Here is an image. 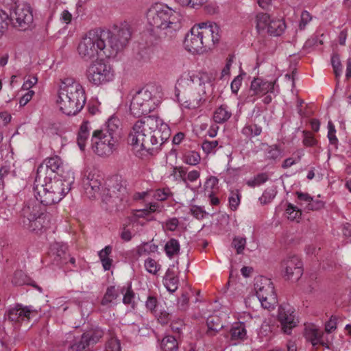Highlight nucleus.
Returning <instances> with one entry per match:
<instances>
[{"instance_id":"15","label":"nucleus","mask_w":351,"mask_h":351,"mask_svg":"<svg viewBox=\"0 0 351 351\" xmlns=\"http://www.w3.org/2000/svg\"><path fill=\"white\" fill-rule=\"evenodd\" d=\"M302 263L298 256H289L281 263L282 271L287 280L297 281L303 274Z\"/></svg>"},{"instance_id":"19","label":"nucleus","mask_w":351,"mask_h":351,"mask_svg":"<svg viewBox=\"0 0 351 351\" xmlns=\"http://www.w3.org/2000/svg\"><path fill=\"white\" fill-rule=\"evenodd\" d=\"M35 198L37 199L45 206L52 205L58 203L61 199L60 195H56L49 186H44V182L42 180L40 182L34 181Z\"/></svg>"},{"instance_id":"4","label":"nucleus","mask_w":351,"mask_h":351,"mask_svg":"<svg viewBox=\"0 0 351 351\" xmlns=\"http://www.w3.org/2000/svg\"><path fill=\"white\" fill-rule=\"evenodd\" d=\"M108 35L102 33L101 29L90 30L82 38L78 45L77 51L80 57L86 60L102 58L104 56L108 58L106 53L105 38Z\"/></svg>"},{"instance_id":"60","label":"nucleus","mask_w":351,"mask_h":351,"mask_svg":"<svg viewBox=\"0 0 351 351\" xmlns=\"http://www.w3.org/2000/svg\"><path fill=\"white\" fill-rule=\"evenodd\" d=\"M228 200L230 208H231V210H237L238 206L240 204V197L239 193H232L231 195L229 197Z\"/></svg>"},{"instance_id":"44","label":"nucleus","mask_w":351,"mask_h":351,"mask_svg":"<svg viewBox=\"0 0 351 351\" xmlns=\"http://www.w3.org/2000/svg\"><path fill=\"white\" fill-rule=\"evenodd\" d=\"M104 189H111V191L109 192L108 197H110V194H112L113 195H120V197L123 198L126 193L125 187L118 182V181L112 186H110V188H105Z\"/></svg>"},{"instance_id":"38","label":"nucleus","mask_w":351,"mask_h":351,"mask_svg":"<svg viewBox=\"0 0 351 351\" xmlns=\"http://www.w3.org/2000/svg\"><path fill=\"white\" fill-rule=\"evenodd\" d=\"M118 297V293L114 286L108 287L101 300V304L105 306H110L111 302Z\"/></svg>"},{"instance_id":"34","label":"nucleus","mask_w":351,"mask_h":351,"mask_svg":"<svg viewBox=\"0 0 351 351\" xmlns=\"http://www.w3.org/2000/svg\"><path fill=\"white\" fill-rule=\"evenodd\" d=\"M231 340L243 341L246 339L247 331L243 323H237L232 326L230 331Z\"/></svg>"},{"instance_id":"6","label":"nucleus","mask_w":351,"mask_h":351,"mask_svg":"<svg viewBox=\"0 0 351 351\" xmlns=\"http://www.w3.org/2000/svg\"><path fill=\"white\" fill-rule=\"evenodd\" d=\"M148 23L154 29H167L169 32L178 29L180 23L176 21L173 11L168 7L156 5L147 13Z\"/></svg>"},{"instance_id":"23","label":"nucleus","mask_w":351,"mask_h":351,"mask_svg":"<svg viewBox=\"0 0 351 351\" xmlns=\"http://www.w3.org/2000/svg\"><path fill=\"white\" fill-rule=\"evenodd\" d=\"M103 179L100 176L95 173H88L83 178L82 184L86 196L91 199L99 193Z\"/></svg>"},{"instance_id":"21","label":"nucleus","mask_w":351,"mask_h":351,"mask_svg":"<svg viewBox=\"0 0 351 351\" xmlns=\"http://www.w3.org/2000/svg\"><path fill=\"white\" fill-rule=\"evenodd\" d=\"M31 306H23L22 304H17L14 307L10 308L5 314V317L13 322H21L25 319H29L30 314L35 313Z\"/></svg>"},{"instance_id":"26","label":"nucleus","mask_w":351,"mask_h":351,"mask_svg":"<svg viewBox=\"0 0 351 351\" xmlns=\"http://www.w3.org/2000/svg\"><path fill=\"white\" fill-rule=\"evenodd\" d=\"M49 222V216L46 213L36 218L31 219L28 221H23L24 225L26 226L30 231L36 233L47 228Z\"/></svg>"},{"instance_id":"20","label":"nucleus","mask_w":351,"mask_h":351,"mask_svg":"<svg viewBox=\"0 0 351 351\" xmlns=\"http://www.w3.org/2000/svg\"><path fill=\"white\" fill-rule=\"evenodd\" d=\"M198 25H194L188 33L184 41L185 49L193 53L206 51Z\"/></svg>"},{"instance_id":"50","label":"nucleus","mask_w":351,"mask_h":351,"mask_svg":"<svg viewBox=\"0 0 351 351\" xmlns=\"http://www.w3.org/2000/svg\"><path fill=\"white\" fill-rule=\"evenodd\" d=\"M189 296L188 292H183L180 298L178 299V308L181 311H186L189 306Z\"/></svg>"},{"instance_id":"61","label":"nucleus","mask_w":351,"mask_h":351,"mask_svg":"<svg viewBox=\"0 0 351 351\" xmlns=\"http://www.w3.org/2000/svg\"><path fill=\"white\" fill-rule=\"evenodd\" d=\"M8 15L3 12V10H0V38L8 28Z\"/></svg>"},{"instance_id":"40","label":"nucleus","mask_w":351,"mask_h":351,"mask_svg":"<svg viewBox=\"0 0 351 351\" xmlns=\"http://www.w3.org/2000/svg\"><path fill=\"white\" fill-rule=\"evenodd\" d=\"M286 214L288 219L291 221H298L302 215V211L297 206H293L291 204H289L286 209Z\"/></svg>"},{"instance_id":"48","label":"nucleus","mask_w":351,"mask_h":351,"mask_svg":"<svg viewBox=\"0 0 351 351\" xmlns=\"http://www.w3.org/2000/svg\"><path fill=\"white\" fill-rule=\"evenodd\" d=\"M280 153V149L277 145L267 146L265 149V157L267 159L275 160L279 156Z\"/></svg>"},{"instance_id":"2","label":"nucleus","mask_w":351,"mask_h":351,"mask_svg":"<svg viewBox=\"0 0 351 351\" xmlns=\"http://www.w3.org/2000/svg\"><path fill=\"white\" fill-rule=\"evenodd\" d=\"M210 77L206 72L189 74L178 80L176 87V97L184 108L195 109L205 101V84Z\"/></svg>"},{"instance_id":"11","label":"nucleus","mask_w":351,"mask_h":351,"mask_svg":"<svg viewBox=\"0 0 351 351\" xmlns=\"http://www.w3.org/2000/svg\"><path fill=\"white\" fill-rule=\"evenodd\" d=\"M103 336V330L98 328L84 332L77 337L69 334L67 339L73 338L69 347V351H91L90 346L97 343Z\"/></svg>"},{"instance_id":"7","label":"nucleus","mask_w":351,"mask_h":351,"mask_svg":"<svg viewBox=\"0 0 351 351\" xmlns=\"http://www.w3.org/2000/svg\"><path fill=\"white\" fill-rule=\"evenodd\" d=\"M3 12L8 15V25L10 23L21 31L30 29L33 27L32 9L27 4L14 2L10 7L5 8Z\"/></svg>"},{"instance_id":"41","label":"nucleus","mask_w":351,"mask_h":351,"mask_svg":"<svg viewBox=\"0 0 351 351\" xmlns=\"http://www.w3.org/2000/svg\"><path fill=\"white\" fill-rule=\"evenodd\" d=\"M200 156L198 152L195 151H189L184 154V161L190 165H196L200 161Z\"/></svg>"},{"instance_id":"18","label":"nucleus","mask_w":351,"mask_h":351,"mask_svg":"<svg viewBox=\"0 0 351 351\" xmlns=\"http://www.w3.org/2000/svg\"><path fill=\"white\" fill-rule=\"evenodd\" d=\"M278 320L285 334L291 335L293 328L297 326L298 320L293 309L289 305H281L278 308Z\"/></svg>"},{"instance_id":"53","label":"nucleus","mask_w":351,"mask_h":351,"mask_svg":"<svg viewBox=\"0 0 351 351\" xmlns=\"http://www.w3.org/2000/svg\"><path fill=\"white\" fill-rule=\"evenodd\" d=\"M324 202L323 201L313 199L312 197V200L304 206V209L307 210H318L324 208Z\"/></svg>"},{"instance_id":"42","label":"nucleus","mask_w":351,"mask_h":351,"mask_svg":"<svg viewBox=\"0 0 351 351\" xmlns=\"http://www.w3.org/2000/svg\"><path fill=\"white\" fill-rule=\"evenodd\" d=\"M268 178L267 173H258L252 179L247 180V184L250 187H256L267 182Z\"/></svg>"},{"instance_id":"37","label":"nucleus","mask_w":351,"mask_h":351,"mask_svg":"<svg viewBox=\"0 0 351 351\" xmlns=\"http://www.w3.org/2000/svg\"><path fill=\"white\" fill-rule=\"evenodd\" d=\"M180 243L176 239H169L165 245V251L167 256L169 258H172L174 255H176L180 252Z\"/></svg>"},{"instance_id":"30","label":"nucleus","mask_w":351,"mask_h":351,"mask_svg":"<svg viewBox=\"0 0 351 351\" xmlns=\"http://www.w3.org/2000/svg\"><path fill=\"white\" fill-rule=\"evenodd\" d=\"M286 24L284 20L272 19L269 23L267 33L273 36H279L285 32Z\"/></svg>"},{"instance_id":"28","label":"nucleus","mask_w":351,"mask_h":351,"mask_svg":"<svg viewBox=\"0 0 351 351\" xmlns=\"http://www.w3.org/2000/svg\"><path fill=\"white\" fill-rule=\"evenodd\" d=\"M111 189H104L102 191V201L107 206L106 209L110 211L114 208L117 209L119 204L122 201V197L120 195H113L110 194V197H108L109 192Z\"/></svg>"},{"instance_id":"51","label":"nucleus","mask_w":351,"mask_h":351,"mask_svg":"<svg viewBox=\"0 0 351 351\" xmlns=\"http://www.w3.org/2000/svg\"><path fill=\"white\" fill-rule=\"evenodd\" d=\"M219 143L217 141H207L205 140L202 144V148L203 151L208 154L211 152H214Z\"/></svg>"},{"instance_id":"1","label":"nucleus","mask_w":351,"mask_h":351,"mask_svg":"<svg viewBox=\"0 0 351 351\" xmlns=\"http://www.w3.org/2000/svg\"><path fill=\"white\" fill-rule=\"evenodd\" d=\"M170 136V128L162 119L147 116L136 121L129 134L128 142L136 156H154L158 153Z\"/></svg>"},{"instance_id":"49","label":"nucleus","mask_w":351,"mask_h":351,"mask_svg":"<svg viewBox=\"0 0 351 351\" xmlns=\"http://www.w3.org/2000/svg\"><path fill=\"white\" fill-rule=\"evenodd\" d=\"M303 144L307 147L315 146L317 141L314 138L312 133L309 131H303Z\"/></svg>"},{"instance_id":"45","label":"nucleus","mask_w":351,"mask_h":351,"mask_svg":"<svg viewBox=\"0 0 351 351\" xmlns=\"http://www.w3.org/2000/svg\"><path fill=\"white\" fill-rule=\"evenodd\" d=\"M145 267L149 273L156 274L160 270V265L154 259L148 258L145 261Z\"/></svg>"},{"instance_id":"14","label":"nucleus","mask_w":351,"mask_h":351,"mask_svg":"<svg viewBox=\"0 0 351 351\" xmlns=\"http://www.w3.org/2000/svg\"><path fill=\"white\" fill-rule=\"evenodd\" d=\"M197 25L206 51L211 49L221 38L220 27L216 23H202Z\"/></svg>"},{"instance_id":"22","label":"nucleus","mask_w":351,"mask_h":351,"mask_svg":"<svg viewBox=\"0 0 351 351\" xmlns=\"http://www.w3.org/2000/svg\"><path fill=\"white\" fill-rule=\"evenodd\" d=\"M49 255L54 265H62L68 263L69 254L67 252V246L60 243L51 245Z\"/></svg>"},{"instance_id":"24","label":"nucleus","mask_w":351,"mask_h":351,"mask_svg":"<svg viewBox=\"0 0 351 351\" xmlns=\"http://www.w3.org/2000/svg\"><path fill=\"white\" fill-rule=\"evenodd\" d=\"M37 199L27 202L21 210V215L28 221L45 213V206Z\"/></svg>"},{"instance_id":"46","label":"nucleus","mask_w":351,"mask_h":351,"mask_svg":"<svg viewBox=\"0 0 351 351\" xmlns=\"http://www.w3.org/2000/svg\"><path fill=\"white\" fill-rule=\"evenodd\" d=\"M219 180L215 176H210L208 178L205 182V193H209L210 191H214L215 189H217V185Z\"/></svg>"},{"instance_id":"52","label":"nucleus","mask_w":351,"mask_h":351,"mask_svg":"<svg viewBox=\"0 0 351 351\" xmlns=\"http://www.w3.org/2000/svg\"><path fill=\"white\" fill-rule=\"evenodd\" d=\"M163 281L165 287L170 293H173L178 289L179 282L178 278H169L168 280L167 278H164Z\"/></svg>"},{"instance_id":"55","label":"nucleus","mask_w":351,"mask_h":351,"mask_svg":"<svg viewBox=\"0 0 351 351\" xmlns=\"http://www.w3.org/2000/svg\"><path fill=\"white\" fill-rule=\"evenodd\" d=\"M134 296L135 294L132 289L131 285L128 287L125 293L123 295V302L125 304H131L132 307L134 306Z\"/></svg>"},{"instance_id":"43","label":"nucleus","mask_w":351,"mask_h":351,"mask_svg":"<svg viewBox=\"0 0 351 351\" xmlns=\"http://www.w3.org/2000/svg\"><path fill=\"white\" fill-rule=\"evenodd\" d=\"M158 245L151 243H144L138 247V254L141 256L144 254H150L156 252Z\"/></svg>"},{"instance_id":"64","label":"nucleus","mask_w":351,"mask_h":351,"mask_svg":"<svg viewBox=\"0 0 351 351\" xmlns=\"http://www.w3.org/2000/svg\"><path fill=\"white\" fill-rule=\"evenodd\" d=\"M191 213L195 218L198 219H203L206 213L202 207L197 206H193L191 208Z\"/></svg>"},{"instance_id":"58","label":"nucleus","mask_w":351,"mask_h":351,"mask_svg":"<svg viewBox=\"0 0 351 351\" xmlns=\"http://www.w3.org/2000/svg\"><path fill=\"white\" fill-rule=\"evenodd\" d=\"M183 7L195 8V5L203 4L206 0H175Z\"/></svg>"},{"instance_id":"47","label":"nucleus","mask_w":351,"mask_h":351,"mask_svg":"<svg viewBox=\"0 0 351 351\" xmlns=\"http://www.w3.org/2000/svg\"><path fill=\"white\" fill-rule=\"evenodd\" d=\"M105 351H121L119 340L117 337H112L107 341Z\"/></svg>"},{"instance_id":"25","label":"nucleus","mask_w":351,"mask_h":351,"mask_svg":"<svg viewBox=\"0 0 351 351\" xmlns=\"http://www.w3.org/2000/svg\"><path fill=\"white\" fill-rule=\"evenodd\" d=\"M99 130L113 137L114 140L119 141L121 130V121L117 117L112 116L108 119L105 126Z\"/></svg>"},{"instance_id":"63","label":"nucleus","mask_w":351,"mask_h":351,"mask_svg":"<svg viewBox=\"0 0 351 351\" xmlns=\"http://www.w3.org/2000/svg\"><path fill=\"white\" fill-rule=\"evenodd\" d=\"M242 75H237L232 82L230 87L232 92L234 94H237L242 84Z\"/></svg>"},{"instance_id":"5","label":"nucleus","mask_w":351,"mask_h":351,"mask_svg":"<svg viewBox=\"0 0 351 351\" xmlns=\"http://www.w3.org/2000/svg\"><path fill=\"white\" fill-rule=\"evenodd\" d=\"M102 33L108 35V38H105L106 53L108 54V58H113L122 51L128 44L131 36L132 29L130 25L125 22L119 26L115 25L112 29H102Z\"/></svg>"},{"instance_id":"12","label":"nucleus","mask_w":351,"mask_h":351,"mask_svg":"<svg viewBox=\"0 0 351 351\" xmlns=\"http://www.w3.org/2000/svg\"><path fill=\"white\" fill-rule=\"evenodd\" d=\"M118 141L114 140L103 132L96 130L91 138L92 149L97 155L101 157L109 156L116 148Z\"/></svg>"},{"instance_id":"10","label":"nucleus","mask_w":351,"mask_h":351,"mask_svg":"<svg viewBox=\"0 0 351 351\" xmlns=\"http://www.w3.org/2000/svg\"><path fill=\"white\" fill-rule=\"evenodd\" d=\"M154 109L152 93L148 88H143L133 96L130 106L131 114L139 117Z\"/></svg>"},{"instance_id":"31","label":"nucleus","mask_w":351,"mask_h":351,"mask_svg":"<svg viewBox=\"0 0 351 351\" xmlns=\"http://www.w3.org/2000/svg\"><path fill=\"white\" fill-rule=\"evenodd\" d=\"M88 124L89 122L88 121H83L77 134V143L82 151L85 149L86 141L89 136L90 129Z\"/></svg>"},{"instance_id":"57","label":"nucleus","mask_w":351,"mask_h":351,"mask_svg":"<svg viewBox=\"0 0 351 351\" xmlns=\"http://www.w3.org/2000/svg\"><path fill=\"white\" fill-rule=\"evenodd\" d=\"M332 66L334 69V72L336 77L340 75L341 71V64L340 62L339 56L337 54H333L331 58Z\"/></svg>"},{"instance_id":"13","label":"nucleus","mask_w":351,"mask_h":351,"mask_svg":"<svg viewBox=\"0 0 351 351\" xmlns=\"http://www.w3.org/2000/svg\"><path fill=\"white\" fill-rule=\"evenodd\" d=\"M74 180L73 173L69 172L66 176L43 178L44 186H49V189L55 191L56 195H60L61 199L69 192Z\"/></svg>"},{"instance_id":"3","label":"nucleus","mask_w":351,"mask_h":351,"mask_svg":"<svg viewBox=\"0 0 351 351\" xmlns=\"http://www.w3.org/2000/svg\"><path fill=\"white\" fill-rule=\"evenodd\" d=\"M86 99L85 91L78 82L72 79L62 82L57 104L64 114L68 116L76 114L84 106Z\"/></svg>"},{"instance_id":"62","label":"nucleus","mask_w":351,"mask_h":351,"mask_svg":"<svg viewBox=\"0 0 351 351\" xmlns=\"http://www.w3.org/2000/svg\"><path fill=\"white\" fill-rule=\"evenodd\" d=\"M173 174L175 176L178 177L181 179L184 183L188 186V183L186 181V171L182 167H176L173 169Z\"/></svg>"},{"instance_id":"33","label":"nucleus","mask_w":351,"mask_h":351,"mask_svg":"<svg viewBox=\"0 0 351 351\" xmlns=\"http://www.w3.org/2000/svg\"><path fill=\"white\" fill-rule=\"evenodd\" d=\"M271 19L270 16L267 13L261 12L256 14V28L258 34L267 32Z\"/></svg>"},{"instance_id":"17","label":"nucleus","mask_w":351,"mask_h":351,"mask_svg":"<svg viewBox=\"0 0 351 351\" xmlns=\"http://www.w3.org/2000/svg\"><path fill=\"white\" fill-rule=\"evenodd\" d=\"M61 165V159L58 156L45 159L37 169L36 182H40L45 177L61 176L59 173Z\"/></svg>"},{"instance_id":"16","label":"nucleus","mask_w":351,"mask_h":351,"mask_svg":"<svg viewBox=\"0 0 351 351\" xmlns=\"http://www.w3.org/2000/svg\"><path fill=\"white\" fill-rule=\"evenodd\" d=\"M274 84L275 82L264 81L261 78H254L245 94L244 101L254 103L256 97L263 95L269 92L272 93L274 89Z\"/></svg>"},{"instance_id":"36","label":"nucleus","mask_w":351,"mask_h":351,"mask_svg":"<svg viewBox=\"0 0 351 351\" xmlns=\"http://www.w3.org/2000/svg\"><path fill=\"white\" fill-rule=\"evenodd\" d=\"M160 347L162 351H178V343L175 337L167 335L162 339Z\"/></svg>"},{"instance_id":"54","label":"nucleus","mask_w":351,"mask_h":351,"mask_svg":"<svg viewBox=\"0 0 351 351\" xmlns=\"http://www.w3.org/2000/svg\"><path fill=\"white\" fill-rule=\"evenodd\" d=\"M172 195L169 188L159 189L156 191L154 197L158 201H164Z\"/></svg>"},{"instance_id":"39","label":"nucleus","mask_w":351,"mask_h":351,"mask_svg":"<svg viewBox=\"0 0 351 351\" xmlns=\"http://www.w3.org/2000/svg\"><path fill=\"white\" fill-rule=\"evenodd\" d=\"M241 132L245 136L252 138L260 135L262 132V128L256 124L245 125Z\"/></svg>"},{"instance_id":"29","label":"nucleus","mask_w":351,"mask_h":351,"mask_svg":"<svg viewBox=\"0 0 351 351\" xmlns=\"http://www.w3.org/2000/svg\"><path fill=\"white\" fill-rule=\"evenodd\" d=\"M12 282L16 286L27 285L37 288L40 291L42 290V289L38 287L22 270H18L14 272Z\"/></svg>"},{"instance_id":"35","label":"nucleus","mask_w":351,"mask_h":351,"mask_svg":"<svg viewBox=\"0 0 351 351\" xmlns=\"http://www.w3.org/2000/svg\"><path fill=\"white\" fill-rule=\"evenodd\" d=\"M231 115L232 113L227 109L226 106H221L215 110L213 120L215 123H223L227 121Z\"/></svg>"},{"instance_id":"56","label":"nucleus","mask_w":351,"mask_h":351,"mask_svg":"<svg viewBox=\"0 0 351 351\" xmlns=\"http://www.w3.org/2000/svg\"><path fill=\"white\" fill-rule=\"evenodd\" d=\"M246 239L242 237H236L232 241V245L237 250V253L240 254L245 249Z\"/></svg>"},{"instance_id":"59","label":"nucleus","mask_w":351,"mask_h":351,"mask_svg":"<svg viewBox=\"0 0 351 351\" xmlns=\"http://www.w3.org/2000/svg\"><path fill=\"white\" fill-rule=\"evenodd\" d=\"M296 195L298 199V204H300L301 206H304L305 205L308 204V203H310V202L312 200V197L308 194L307 193H302V192H296Z\"/></svg>"},{"instance_id":"27","label":"nucleus","mask_w":351,"mask_h":351,"mask_svg":"<svg viewBox=\"0 0 351 351\" xmlns=\"http://www.w3.org/2000/svg\"><path fill=\"white\" fill-rule=\"evenodd\" d=\"M322 335L323 332L314 325L306 326L305 328L304 337L307 341L312 343L313 346L324 344Z\"/></svg>"},{"instance_id":"32","label":"nucleus","mask_w":351,"mask_h":351,"mask_svg":"<svg viewBox=\"0 0 351 351\" xmlns=\"http://www.w3.org/2000/svg\"><path fill=\"white\" fill-rule=\"evenodd\" d=\"M206 324L208 326L206 334L210 337L215 335L223 328V325L218 316L209 317L207 319Z\"/></svg>"},{"instance_id":"8","label":"nucleus","mask_w":351,"mask_h":351,"mask_svg":"<svg viewBox=\"0 0 351 351\" xmlns=\"http://www.w3.org/2000/svg\"><path fill=\"white\" fill-rule=\"evenodd\" d=\"M254 287L261 306L265 309H273L278 303V299L271 280L258 276L255 278Z\"/></svg>"},{"instance_id":"9","label":"nucleus","mask_w":351,"mask_h":351,"mask_svg":"<svg viewBox=\"0 0 351 351\" xmlns=\"http://www.w3.org/2000/svg\"><path fill=\"white\" fill-rule=\"evenodd\" d=\"M86 76L89 82L99 86L112 81L114 78V71L110 64L100 60L93 62L88 66Z\"/></svg>"}]
</instances>
